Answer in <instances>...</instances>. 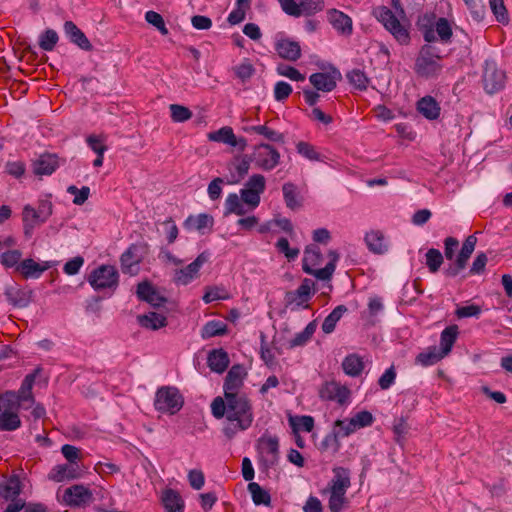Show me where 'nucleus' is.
<instances>
[{
  "mask_svg": "<svg viewBox=\"0 0 512 512\" xmlns=\"http://www.w3.org/2000/svg\"><path fill=\"white\" fill-rule=\"evenodd\" d=\"M347 311L345 305H339L335 307L332 312L324 319L322 323V331L325 334H330L334 331L337 322L341 319L344 313Z\"/></svg>",
  "mask_w": 512,
  "mask_h": 512,
  "instance_id": "79ce46f5",
  "label": "nucleus"
},
{
  "mask_svg": "<svg viewBox=\"0 0 512 512\" xmlns=\"http://www.w3.org/2000/svg\"><path fill=\"white\" fill-rule=\"evenodd\" d=\"M137 320L141 327L150 330H158L167 325V318L163 314L156 312L139 315Z\"/></svg>",
  "mask_w": 512,
  "mask_h": 512,
  "instance_id": "473e14b6",
  "label": "nucleus"
},
{
  "mask_svg": "<svg viewBox=\"0 0 512 512\" xmlns=\"http://www.w3.org/2000/svg\"><path fill=\"white\" fill-rule=\"evenodd\" d=\"M49 268L48 265H40L33 259L28 258L17 265L16 271L19 272L25 279L39 278L41 274Z\"/></svg>",
  "mask_w": 512,
  "mask_h": 512,
  "instance_id": "c85d7f7f",
  "label": "nucleus"
},
{
  "mask_svg": "<svg viewBox=\"0 0 512 512\" xmlns=\"http://www.w3.org/2000/svg\"><path fill=\"white\" fill-rule=\"evenodd\" d=\"M243 130L247 133L254 132L259 135H262L266 139H268L269 141H272V142H277V143L285 142V137L282 133H279V132L271 129V128L267 127L266 125L244 127Z\"/></svg>",
  "mask_w": 512,
  "mask_h": 512,
  "instance_id": "a19ab883",
  "label": "nucleus"
},
{
  "mask_svg": "<svg viewBox=\"0 0 512 512\" xmlns=\"http://www.w3.org/2000/svg\"><path fill=\"white\" fill-rule=\"evenodd\" d=\"M482 82L488 94L497 93L505 87V72L497 67L494 60L487 59L484 62Z\"/></svg>",
  "mask_w": 512,
  "mask_h": 512,
  "instance_id": "6e6552de",
  "label": "nucleus"
},
{
  "mask_svg": "<svg viewBox=\"0 0 512 512\" xmlns=\"http://www.w3.org/2000/svg\"><path fill=\"white\" fill-rule=\"evenodd\" d=\"M333 429L340 433V437H347L357 430L352 418L347 420H336Z\"/></svg>",
  "mask_w": 512,
  "mask_h": 512,
  "instance_id": "e2e57ef3",
  "label": "nucleus"
},
{
  "mask_svg": "<svg viewBox=\"0 0 512 512\" xmlns=\"http://www.w3.org/2000/svg\"><path fill=\"white\" fill-rule=\"evenodd\" d=\"M435 30L437 35L439 36V39L443 43L450 42L453 32L452 27L446 18L441 17L436 21Z\"/></svg>",
  "mask_w": 512,
  "mask_h": 512,
  "instance_id": "5fc2aeb1",
  "label": "nucleus"
},
{
  "mask_svg": "<svg viewBox=\"0 0 512 512\" xmlns=\"http://www.w3.org/2000/svg\"><path fill=\"white\" fill-rule=\"evenodd\" d=\"M33 292L30 289L21 288L17 284L6 286L5 296L14 307H27L32 300Z\"/></svg>",
  "mask_w": 512,
  "mask_h": 512,
  "instance_id": "6ab92c4d",
  "label": "nucleus"
},
{
  "mask_svg": "<svg viewBox=\"0 0 512 512\" xmlns=\"http://www.w3.org/2000/svg\"><path fill=\"white\" fill-rule=\"evenodd\" d=\"M64 31L69 40L85 51H91L92 45L86 35L72 21L64 23Z\"/></svg>",
  "mask_w": 512,
  "mask_h": 512,
  "instance_id": "393cba45",
  "label": "nucleus"
},
{
  "mask_svg": "<svg viewBox=\"0 0 512 512\" xmlns=\"http://www.w3.org/2000/svg\"><path fill=\"white\" fill-rule=\"evenodd\" d=\"M260 449L265 455V461L274 465L278 461L279 443L276 437H269L260 441Z\"/></svg>",
  "mask_w": 512,
  "mask_h": 512,
  "instance_id": "72a5a7b5",
  "label": "nucleus"
},
{
  "mask_svg": "<svg viewBox=\"0 0 512 512\" xmlns=\"http://www.w3.org/2000/svg\"><path fill=\"white\" fill-rule=\"evenodd\" d=\"M313 286L314 282L305 278L296 290L286 292L284 298L286 307H291L292 310L307 308V303L313 295Z\"/></svg>",
  "mask_w": 512,
  "mask_h": 512,
  "instance_id": "9b49d317",
  "label": "nucleus"
},
{
  "mask_svg": "<svg viewBox=\"0 0 512 512\" xmlns=\"http://www.w3.org/2000/svg\"><path fill=\"white\" fill-rule=\"evenodd\" d=\"M227 333V325L218 320L208 321L202 328L201 336L204 339L221 336Z\"/></svg>",
  "mask_w": 512,
  "mask_h": 512,
  "instance_id": "37998d69",
  "label": "nucleus"
},
{
  "mask_svg": "<svg viewBox=\"0 0 512 512\" xmlns=\"http://www.w3.org/2000/svg\"><path fill=\"white\" fill-rule=\"evenodd\" d=\"M58 41V35L56 31L47 29L39 40V46L45 51H51L55 47Z\"/></svg>",
  "mask_w": 512,
  "mask_h": 512,
  "instance_id": "bf43d9fd",
  "label": "nucleus"
},
{
  "mask_svg": "<svg viewBox=\"0 0 512 512\" xmlns=\"http://www.w3.org/2000/svg\"><path fill=\"white\" fill-rule=\"evenodd\" d=\"M247 489L255 505H271V496L269 492L262 488L258 483L250 482L247 486Z\"/></svg>",
  "mask_w": 512,
  "mask_h": 512,
  "instance_id": "ea45409f",
  "label": "nucleus"
},
{
  "mask_svg": "<svg viewBox=\"0 0 512 512\" xmlns=\"http://www.w3.org/2000/svg\"><path fill=\"white\" fill-rule=\"evenodd\" d=\"M275 50L280 58L295 62L301 57V47L297 41L280 38L275 43Z\"/></svg>",
  "mask_w": 512,
  "mask_h": 512,
  "instance_id": "aec40b11",
  "label": "nucleus"
},
{
  "mask_svg": "<svg viewBox=\"0 0 512 512\" xmlns=\"http://www.w3.org/2000/svg\"><path fill=\"white\" fill-rule=\"evenodd\" d=\"M143 247L138 244H132L121 255L120 263L122 272L129 275H136L139 271V264L142 261Z\"/></svg>",
  "mask_w": 512,
  "mask_h": 512,
  "instance_id": "2eb2a0df",
  "label": "nucleus"
},
{
  "mask_svg": "<svg viewBox=\"0 0 512 512\" xmlns=\"http://www.w3.org/2000/svg\"><path fill=\"white\" fill-rule=\"evenodd\" d=\"M347 78L353 86L357 89L364 90L367 87L368 79L364 72L355 69L347 74Z\"/></svg>",
  "mask_w": 512,
  "mask_h": 512,
  "instance_id": "338daca9",
  "label": "nucleus"
},
{
  "mask_svg": "<svg viewBox=\"0 0 512 512\" xmlns=\"http://www.w3.org/2000/svg\"><path fill=\"white\" fill-rule=\"evenodd\" d=\"M21 493V482L18 476H11L0 482V499L14 501Z\"/></svg>",
  "mask_w": 512,
  "mask_h": 512,
  "instance_id": "a878e982",
  "label": "nucleus"
},
{
  "mask_svg": "<svg viewBox=\"0 0 512 512\" xmlns=\"http://www.w3.org/2000/svg\"><path fill=\"white\" fill-rule=\"evenodd\" d=\"M351 486L350 470L344 467L333 468V477L328 484L330 512H340L348 503L346 492Z\"/></svg>",
  "mask_w": 512,
  "mask_h": 512,
  "instance_id": "7ed1b4c3",
  "label": "nucleus"
},
{
  "mask_svg": "<svg viewBox=\"0 0 512 512\" xmlns=\"http://www.w3.org/2000/svg\"><path fill=\"white\" fill-rule=\"evenodd\" d=\"M300 16H312L324 9L323 0H299Z\"/></svg>",
  "mask_w": 512,
  "mask_h": 512,
  "instance_id": "8fccbe9b",
  "label": "nucleus"
},
{
  "mask_svg": "<svg viewBox=\"0 0 512 512\" xmlns=\"http://www.w3.org/2000/svg\"><path fill=\"white\" fill-rule=\"evenodd\" d=\"M220 396L211 403V412L216 419L225 418L222 432L228 438H234L239 432L249 429L254 420L253 406L247 395Z\"/></svg>",
  "mask_w": 512,
  "mask_h": 512,
  "instance_id": "f257e3e1",
  "label": "nucleus"
},
{
  "mask_svg": "<svg viewBox=\"0 0 512 512\" xmlns=\"http://www.w3.org/2000/svg\"><path fill=\"white\" fill-rule=\"evenodd\" d=\"M418 112L428 120H436L440 116V105L432 96H424L417 102Z\"/></svg>",
  "mask_w": 512,
  "mask_h": 512,
  "instance_id": "bb28decb",
  "label": "nucleus"
},
{
  "mask_svg": "<svg viewBox=\"0 0 512 512\" xmlns=\"http://www.w3.org/2000/svg\"><path fill=\"white\" fill-rule=\"evenodd\" d=\"M342 368L348 376L357 377L364 369V362L359 355L349 354L344 358Z\"/></svg>",
  "mask_w": 512,
  "mask_h": 512,
  "instance_id": "c9c22d12",
  "label": "nucleus"
},
{
  "mask_svg": "<svg viewBox=\"0 0 512 512\" xmlns=\"http://www.w3.org/2000/svg\"><path fill=\"white\" fill-rule=\"evenodd\" d=\"M476 243H477V238L475 235H469L465 239V241L462 245V248H461L458 256L456 257L455 262L452 264H449L444 269L443 273L445 276L455 277L460 273V271H462L466 267L467 261L469 260L470 256L472 255V253L475 249Z\"/></svg>",
  "mask_w": 512,
  "mask_h": 512,
  "instance_id": "f8f14e48",
  "label": "nucleus"
},
{
  "mask_svg": "<svg viewBox=\"0 0 512 512\" xmlns=\"http://www.w3.org/2000/svg\"><path fill=\"white\" fill-rule=\"evenodd\" d=\"M441 60L442 56L438 49L432 44H425L421 47L415 60L414 71L422 78H436L443 69Z\"/></svg>",
  "mask_w": 512,
  "mask_h": 512,
  "instance_id": "20e7f679",
  "label": "nucleus"
},
{
  "mask_svg": "<svg viewBox=\"0 0 512 512\" xmlns=\"http://www.w3.org/2000/svg\"><path fill=\"white\" fill-rule=\"evenodd\" d=\"M235 75L244 83L247 80H249L254 72L255 69L251 63L248 61H245L233 68Z\"/></svg>",
  "mask_w": 512,
  "mask_h": 512,
  "instance_id": "774afa93",
  "label": "nucleus"
},
{
  "mask_svg": "<svg viewBox=\"0 0 512 512\" xmlns=\"http://www.w3.org/2000/svg\"><path fill=\"white\" fill-rule=\"evenodd\" d=\"M21 426L18 412H0V430L14 431Z\"/></svg>",
  "mask_w": 512,
  "mask_h": 512,
  "instance_id": "49530a36",
  "label": "nucleus"
},
{
  "mask_svg": "<svg viewBox=\"0 0 512 512\" xmlns=\"http://www.w3.org/2000/svg\"><path fill=\"white\" fill-rule=\"evenodd\" d=\"M63 499L70 506L80 507L91 503L93 494L89 488L77 484L65 490Z\"/></svg>",
  "mask_w": 512,
  "mask_h": 512,
  "instance_id": "f3484780",
  "label": "nucleus"
},
{
  "mask_svg": "<svg viewBox=\"0 0 512 512\" xmlns=\"http://www.w3.org/2000/svg\"><path fill=\"white\" fill-rule=\"evenodd\" d=\"M426 265L431 273H436L443 264V255L438 249L431 248L426 252Z\"/></svg>",
  "mask_w": 512,
  "mask_h": 512,
  "instance_id": "864d4df0",
  "label": "nucleus"
},
{
  "mask_svg": "<svg viewBox=\"0 0 512 512\" xmlns=\"http://www.w3.org/2000/svg\"><path fill=\"white\" fill-rule=\"evenodd\" d=\"M445 356L437 347H430L427 351L421 352L416 357V363L422 366H430L436 364Z\"/></svg>",
  "mask_w": 512,
  "mask_h": 512,
  "instance_id": "c03bdc74",
  "label": "nucleus"
},
{
  "mask_svg": "<svg viewBox=\"0 0 512 512\" xmlns=\"http://www.w3.org/2000/svg\"><path fill=\"white\" fill-rule=\"evenodd\" d=\"M276 247L289 261L296 259L300 253L298 248H290L289 241L284 237L277 241Z\"/></svg>",
  "mask_w": 512,
  "mask_h": 512,
  "instance_id": "69168bd1",
  "label": "nucleus"
},
{
  "mask_svg": "<svg viewBox=\"0 0 512 512\" xmlns=\"http://www.w3.org/2000/svg\"><path fill=\"white\" fill-rule=\"evenodd\" d=\"M490 8L496 17L497 21L502 24H508L509 16L508 11L504 5L503 0H489Z\"/></svg>",
  "mask_w": 512,
  "mask_h": 512,
  "instance_id": "6e6d98bb",
  "label": "nucleus"
},
{
  "mask_svg": "<svg viewBox=\"0 0 512 512\" xmlns=\"http://www.w3.org/2000/svg\"><path fill=\"white\" fill-rule=\"evenodd\" d=\"M283 198L287 208L297 210L302 207L297 186L292 182H286L282 186Z\"/></svg>",
  "mask_w": 512,
  "mask_h": 512,
  "instance_id": "2f4dec72",
  "label": "nucleus"
},
{
  "mask_svg": "<svg viewBox=\"0 0 512 512\" xmlns=\"http://www.w3.org/2000/svg\"><path fill=\"white\" fill-rule=\"evenodd\" d=\"M136 294L140 300L146 301L155 307H159L167 301V299L161 296L155 287L148 281L140 282L137 285Z\"/></svg>",
  "mask_w": 512,
  "mask_h": 512,
  "instance_id": "5701e85b",
  "label": "nucleus"
},
{
  "mask_svg": "<svg viewBox=\"0 0 512 512\" xmlns=\"http://www.w3.org/2000/svg\"><path fill=\"white\" fill-rule=\"evenodd\" d=\"M289 424L292 427L293 433H297L299 429L311 432L314 428V419L312 416L290 417Z\"/></svg>",
  "mask_w": 512,
  "mask_h": 512,
  "instance_id": "603ef678",
  "label": "nucleus"
},
{
  "mask_svg": "<svg viewBox=\"0 0 512 512\" xmlns=\"http://www.w3.org/2000/svg\"><path fill=\"white\" fill-rule=\"evenodd\" d=\"M169 108L174 122H185L192 117V112L185 106L171 104Z\"/></svg>",
  "mask_w": 512,
  "mask_h": 512,
  "instance_id": "13d9d810",
  "label": "nucleus"
},
{
  "mask_svg": "<svg viewBox=\"0 0 512 512\" xmlns=\"http://www.w3.org/2000/svg\"><path fill=\"white\" fill-rule=\"evenodd\" d=\"M36 375L31 373L25 376L22 381L19 391L16 393L19 398V404L29 402L30 405L34 403V397L32 395V388L35 382Z\"/></svg>",
  "mask_w": 512,
  "mask_h": 512,
  "instance_id": "58836bf2",
  "label": "nucleus"
},
{
  "mask_svg": "<svg viewBox=\"0 0 512 512\" xmlns=\"http://www.w3.org/2000/svg\"><path fill=\"white\" fill-rule=\"evenodd\" d=\"M244 202L242 199L235 193H231L227 196L225 201V215L234 213L237 215H244L246 213V209L244 207Z\"/></svg>",
  "mask_w": 512,
  "mask_h": 512,
  "instance_id": "09e8293b",
  "label": "nucleus"
},
{
  "mask_svg": "<svg viewBox=\"0 0 512 512\" xmlns=\"http://www.w3.org/2000/svg\"><path fill=\"white\" fill-rule=\"evenodd\" d=\"M327 18L333 28L341 35L349 36L353 32L352 19L342 11L330 9Z\"/></svg>",
  "mask_w": 512,
  "mask_h": 512,
  "instance_id": "4be33fe9",
  "label": "nucleus"
},
{
  "mask_svg": "<svg viewBox=\"0 0 512 512\" xmlns=\"http://www.w3.org/2000/svg\"><path fill=\"white\" fill-rule=\"evenodd\" d=\"M42 206L44 208H47V212L44 216H41V214L30 205H26L23 208L22 220H23L24 234L27 237L31 236L33 229L37 225L44 223L47 220V218L52 214V204L51 203L42 202Z\"/></svg>",
  "mask_w": 512,
  "mask_h": 512,
  "instance_id": "4468645a",
  "label": "nucleus"
},
{
  "mask_svg": "<svg viewBox=\"0 0 512 512\" xmlns=\"http://www.w3.org/2000/svg\"><path fill=\"white\" fill-rule=\"evenodd\" d=\"M213 217L208 214H199L196 216L190 215L185 221H184V227L188 230H197L202 231L205 228L211 229L213 226Z\"/></svg>",
  "mask_w": 512,
  "mask_h": 512,
  "instance_id": "e433bc0d",
  "label": "nucleus"
},
{
  "mask_svg": "<svg viewBox=\"0 0 512 512\" xmlns=\"http://www.w3.org/2000/svg\"><path fill=\"white\" fill-rule=\"evenodd\" d=\"M316 327L315 321L310 322L302 332L297 333L294 338L289 341V348L305 345L314 334Z\"/></svg>",
  "mask_w": 512,
  "mask_h": 512,
  "instance_id": "de8ad7c7",
  "label": "nucleus"
},
{
  "mask_svg": "<svg viewBox=\"0 0 512 512\" xmlns=\"http://www.w3.org/2000/svg\"><path fill=\"white\" fill-rule=\"evenodd\" d=\"M22 257V253L20 250H9L7 252L2 253L0 262L6 268L17 267L20 264V259Z\"/></svg>",
  "mask_w": 512,
  "mask_h": 512,
  "instance_id": "052dcab7",
  "label": "nucleus"
},
{
  "mask_svg": "<svg viewBox=\"0 0 512 512\" xmlns=\"http://www.w3.org/2000/svg\"><path fill=\"white\" fill-rule=\"evenodd\" d=\"M373 15L402 45L409 43L408 30L400 23L394 13L385 6H379L373 10Z\"/></svg>",
  "mask_w": 512,
  "mask_h": 512,
  "instance_id": "39448f33",
  "label": "nucleus"
},
{
  "mask_svg": "<svg viewBox=\"0 0 512 512\" xmlns=\"http://www.w3.org/2000/svg\"><path fill=\"white\" fill-rule=\"evenodd\" d=\"M19 398L14 391H6L0 395V412H18Z\"/></svg>",
  "mask_w": 512,
  "mask_h": 512,
  "instance_id": "a18cd8bd",
  "label": "nucleus"
},
{
  "mask_svg": "<svg viewBox=\"0 0 512 512\" xmlns=\"http://www.w3.org/2000/svg\"><path fill=\"white\" fill-rule=\"evenodd\" d=\"M183 404V397L175 387L163 386L156 392L154 406L159 412L173 415L182 408Z\"/></svg>",
  "mask_w": 512,
  "mask_h": 512,
  "instance_id": "423d86ee",
  "label": "nucleus"
},
{
  "mask_svg": "<svg viewBox=\"0 0 512 512\" xmlns=\"http://www.w3.org/2000/svg\"><path fill=\"white\" fill-rule=\"evenodd\" d=\"M266 181L261 174H253L245 184V189L262 194L265 191Z\"/></svg>",
  "mask_w": 512,
  "mask_h": 512,
  "instance_id": "680f3d73",
  "label": "nucleus"
},
{
  "mask_svg": "<svg viewBox=\"0 0 512 512\" xmlns=\"http://www.w3.org/2000/svg\"><path fill=\"white\" fill-rule=\"evenodd\" d=\"M88 282L98 291L103 289L115 290L118 286L119 274L114 266L101 265L90 273Z\"/></svg>",
  "mask_w": 512,
  "mask_h": 512,
  "instance_id": "0eeeda50",
  "label": "nucleus"
},
{
  "mask_svg": "<svg viewBox=\"0 0 512 512\" xmlns=\"http://www.w3.org/2000/svg\"><path fill=\"white\" fill-rule=\"evenodd\" d=\"M247 372L242 365H233L228 371L225 382L223 385L224 388V397L229 398L228 395H246L245 393H241V389L244 385V378L246 377Z\"/></svg>",
  "mask_w": 512,
  "mask_h": 512,
  "instance_id": "ddd939ff",
  "label": "nucleus"
},
{
  "mask_svg": "<svg viewBox=\"0 0 512 512\" xmlns=\"http://www.w3.org/2000/svg\"><path fill=\"white\" fill-rule=\"evenodd\" d=\"M328 257L330 258V261L324 268L314 269L313 267L320 265L322 261V253L319 247L314 244L306 246L302 260L303 271L316 277L319 280H330L335 271L336 263L339 259V254L335 250H330L328 252Z\"/></svg>",
  "mask_w": 512,
  "mask_h": 512,
  "instance_id": "f03ea898",
  "label": "nucleus"
},
{
  "mask_svg": "<svg viewBox=\"0 0 512 512\" xmlns=\"http://www.w3.org/2000/svg\"><path fill=\"white\" fill-rule=\"evenodd\" d=\"M340 433L336 431V429H332L331 432L325 435L323 440L319 444V450L322 453H328L330 455H335L339 452L341 448L340 443Z\"/></svg>",
  "mask_w": 512,
  "mask_h": 512,
  "instance_id": "f704fd0d",
  "label": "nucleus"
},
{
  "mask_svg": "<svg viewBox=\"0 0 512 512\" xmlns=\"http://www.w3.org/2000/svg\"><path fill=\"white\" fill-rule=\"evenodd\" d=\"M368 249L375 254H384L388 250L384 235L379 230H372L365 235Z\"/></svg>",
  "mask_w": 512,
  "mask_h": 512,
  "instance_id": "7c9ffc66",
  "label": "nucleus"
},
{
  "mask_svg": "<svg viewBox=\"0 0 512 512\" xmlns=\"http://www.w3.org/2000/svg\"><path fill=\"white\" fill-rule=\"evenodd\" d=\"M341 79V74L334 69L332 72H317L309 77L310 83L317 91L331 92L336 88L337 80Z\"/></svg>",
  "mask_w": 512,
  "mask_h": 512,
  "instance_id": "a211bd4d",
  "label": "nucleus"
},
{
  "mask_svg": "<svg viewBox=\"0 0 512 512\" xmlns=\"http://www.w3.org/2000/svg\"><path fill=\"white\" fill-rule=\"evenodd\" d=\"M252 155L255 165L265 171L274 169L280 163V153L267 143L255 146Z\"/></svg>",
  "mask_w": 512,
  "mask_h": 512,
  "instance_id": "9d476101",
  "label": "nucleus"
},
{
  "mask_svg": "<svg viewBox=\"0 0 512 512\" xmlns=\"http://www.w3.org/2000/svg\"><path fill=\"white\" fill-rule=\"evenodd\" d=\"M210 253L204 251L197 258L184 268L177 269L173 275V282L176 285H188L199 276L201 267L209 261Z\"/></svg>",
  "mask_w": 512,
  "mask_h": 512,
  "instance_id": "1a4fd4ad",
  "label": "nucleus"
},
{
  "mask_svg": "<svg viewBox=\"0 0 512 512\" xmlns=\"http://www.w3.org/2000/svg\"><path fill=\"white\" fill-rule=\"evenodd\" d=\"M207 137L210 141L230 145L232 140L235 139V134L231 127L225 126L217 131L210 132Z\"/></svg>",
  "mask_w": 512,
  "mask_h": 512,
  "instance_id": "3c124183",
  "label": "nucleus"
},
{
  "mask_svg": "<svg viewBox=\"0 0 512 512\" xmlns=\"http://www.w3.org/2000/svg\"><path fill=\"white\" fill-rule=\"evenodd\" d=\"M319 396L322 400L335 401L343 405L347 402L350 391L347 387L336 381H329L322 385L319 390Z\"/></svg>",
  "mask_w": 512,
  "mask_h": 512,
  "instance_id": "dca6fc26",
  "label": "nucleus"
},
{
  "mask_svg": "<svg viewBox=\"0 0 512 512\" xmlns=\"http://www.w3.org/2000/svg\"><path fill=\"white\" fill-rule=\"evenodd\" d=\"M145 20L154 26L162 35H167L169 33L163 17L159 13L155 11H147L145 14Z\"/></svg>",
  "mask_w": 512,
  "mask_h": 512,
  "instance_id": "4d7b16f0",
  "label": "nucleus"
},
{
  "mask_svg": "<svg viewBox=\"0 0 512 512\" xmlns=\"http://www.w3.org/2000/svg\"><path fill=\"white\" fill-rule=\"evenodd\" d=\"M67 192L75 196L73 199V203L75 205H82L86 202L90 195V188L83 186L81 189H79L76 186L71 185L67 188Z\"/></svg>",
  "mask_w": 512,
  "mask_h": 512,
  "instance_id": "0e129e2a",
  "label": "nucleus"
},
{
  "mask_svg": "<svg viewBox=\"0 0 512 512\" xmlns=\"http://www.w3.org/2000/svg\"><path fill=\"white\" fill-rule=\"evenodd\" d=\"M32 167L35 175L48 176L59 167V158L56 154L44 153L33 161Z\"/></svg>",
  "mask_w": 512,
  "mask_h": 512,
  "instance_id": "412c9836",
  "label": "nucleus"
},
{
  "mask_svg": "<svg viewBox=\"0 0 512 512\" xmlns=\"http://www.w3.org/2000/svg\"><path fill=\"white\" fill-rule=\"evenodd\" d=\"M209 368L217 373L224 372L229 365V357L223 349H213L209 352L207 358Z\"/></svg>",
  "mask_w": 512,
  "mask_h": 512,
  "instance_id": "c756f323",
  "label": "nucleus"
},
{
  "mask_svg": "<svg viewBox=\"0 0 512 512\" xmlns=\"http://www.w3.org/2000/svg\"><path fill=\"white\" fill-rule=\"evenodd\" d=\"M161 499L166 512H184V500L176 490L165 489Z\"/></svg>",
  "mask_w": 512,
  "mask_h": 512,
  "instance_id": "cd10ccee",
  "label": "nucleus"
},
{
  "mask_svg": "<svg viewBox=\"0 0 512 512\" xmlns=\"http://www.w3.org/2000/svg\"><path fill=\"white\" fill-rule=\"evenodd\" d=\"M81 476V470L78 464H59L52 468L49 473V479L55 482L77 479Z\"/></svg>",
  "mask_w": 512,
  "mask_h": 512,
  "instance_id": "b1692460",
  "label": "nucleus"
},
{
  "mask_svg": "<svg viewBox=\"0 0 512 512\" xmlns=\"http://www.w3.org/2000/svg\"><path fill=\"white\" fill-rule=\"evenodd\" d=\"M457 335H458V327L456 325L448 326L442 331L441 337H440L439 350L442 352V354L444 356H447L450 353V351L457 339Z\"/></svg>",
  "mask_w": 512,
  "mask_h": 512,
  "instance_id": "4c0bfd02",
  "label": "nucleus"
}]
</instances>
